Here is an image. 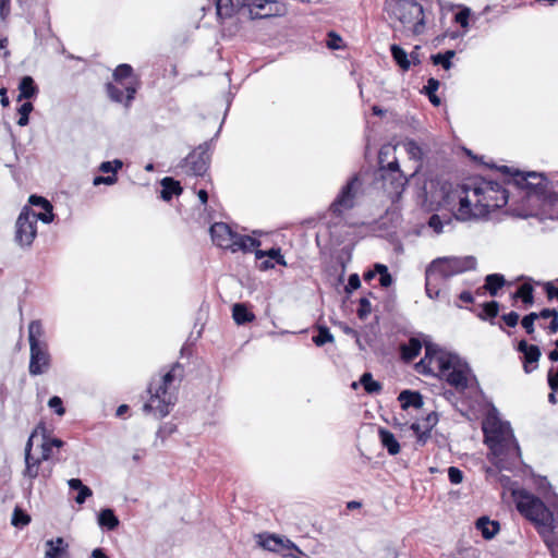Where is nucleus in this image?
<instances>
[{"instance_id":"nucleus-57","label":"nucleus","mask_w":558,"mask_h":558,"mask_svg":"<svg viewBox=\"0 0 558 558\" xmlns=\"http://www.w3.org/2000/svg\"><path fill=\"white\" fill-rule=\"evenodd\" d=\"M470 9H463L454 15V21L459 23L463 28L469 26Z\"/></svg>"},{"instance_id":"nucleus-28","label":"nucleus","mask_w":558,"mask_h":558,"mask_svg":"<svg viewBox=\"0 0 558 558\" xmlns=\"http://www.w3.org/2000/svg\"><path fill=\"white\" fill-rule=\"evenodd\" d=\"M161 198L163 201H170L173 195H180L182 193L180 183L169 177L161 180Z\"/></svg>"},{"instance_id":"nucleus-20","label":"nucleus","mask_w":558,"mask_h":558,"mask_svg":"<svg viewBox=\"0 0 558 558\" xmlns=\"http://www.w3.org/2000/svg\"><path fill=\"white\" fill-rule=\"evenodd\" d=\"M45 558H72L69 543L61 536L45 543Z\"/></svg>"},{"instance_id":"nucleus-59","label":"nucleus","mask_w":558,"mask_h":558,"mask_svg":"<svg viewBox=\"0 0 558 558\" xmlns=\"http://www.w3.org/2000/svg\"><path fill=\"white\" fill-rule=\"evenodd\" d=\"M117 181H118L117 174H111L108 177L98 175V177L94 178L93 184L95 186H98L100 184L112 185V184L117 183Z\"/></svg>"},{"instance_id":"nucleus-41","label":"nucleus","mask_w":558,"mask_h":558,"mask_svg":"<svg viewBox=\"0 0 558 558\" xmlns=\"http://www.w3.org/2000/svg\"><path fill=\"white\" fill-rule=\"evenodd\" d=\"M513 298H520L526 305L534 303L533 287L530 283H523L513 294Z\"/></svg>"},{"instance_id":"nucleus-62","label":"nucleus","mask_w":558,"mask_h":558,"mask_svg":"<svg viewBox=\"0 0 558 558\" xmlns=\"http://www.w3.org/2000/svg\"><path fill=\"white\" fill-rule=\"evenodd\" d=\"M342 38L333 32L328 34L327 47L329 49H339L341 47Z\"/></svg>"},{"instance_id":"nucleus-43","label":"nucleus","mask_w":558,"mask_h":558,"mask_svg":"<svg viewBox=\"0 0 558 558\" xmlns=\"http://www.w3.org/2000/svg\"><path fill=\"white\" fill-rule=\"evenodd\" d=\"M333 336L330 332L329 328L326 326H319L318 327V333L313 337V342L317 347H323L324 344L328 342H333Z\"/></svg>"},{"instance_id":"nucleus-18","label":"nucleus","mask_w":558,"mask_h":558,"mask_svg":"<svg viewBox=\"0 0 558 558\" xmlns=\"http://www.w3.org/2000/svg\"><path fill=\"white\" fill-rule=\"evenodd\" d=\"M445 278L430 265L425 271V291L428 298L437 299L440 295L441 288L446 284Z\"/></svg>"},{"instance_id":"nucleus-16","label":"nucleus","mask_w":558,"mask_h":558,"mask_svg":"<svg viewBox=\"0 0 558 558\" xmlns=\"http://www.w3.org/2000/svg\"><path fill=\"white\" fill-rule=\"evenodd\" d=\"M213 242L223 248L230 250L232 245H234V238L236 232L231 229V227L225 222H215L209 229Z\"/></svg>"},{"instance_id":"nucleus-26","label":"nucleus","mask_w":558,"mask_h":558,"mask_svg":"<svg viewBox=\"0 0 558 558\" xmlns=\"http://www.w3.org/2000/svg\"><path fill=\"white\" fill-rule=\"evenodd\" d=\"M475 525L485 539H492L500 530L499 522L489 520L488 517L478 518Z\"/></svg>"},{"instance_id":"nucleus-8","label":"nucleus","mask_w":558,"mask_h":558,"mask_svg":"<svg viewBox=\"0 0 558 558\" xmlns=\"http://www.w3.org/2000/svg\"><path fill=\"white\" fill-rule=\"evenodd\" d=\"M498 170L502 173L511 174L513 183L518 187L525 190L529 197L535 196L538 201L544 202L548 199L547 180L542 173L534 171L524 173L519 170L512 172L508 166H501Z\"/></svg>"},{"instance_id":"nucleus-4","label":"nucleus","mask_w":558,"mask_h":558,"mask_svg":"<svg viewBox=\"0 0 558 558\" xmlns=\"http://www.w3.org/2000/svg\"><path fill=\"white\" fill-rule=\"evenodd\" d=\"M182 377L183 366L174 363L159 378H153L147 388L149 399L143 407L144 412L157 418L167 416L177 402L174 381H181Z\"/></svg>"},{"instance_id":"nucleus-48","label":"nucleus","mask_w":558,"mask_h":558,"mask_svg":"<svg viewBox=\"0 0 558 558\" xmlns=\"http://www.w3.org/2000/svg\"><path fill=\"white\" fill-rule=\"evenodd\" d=\"M123 167V162L120 159H114L112 161H104L99 166V170L104 173H112L116 174L118 170Z\"/></svg>"},{"instance_id":"nucleus-30","label":"nucleus","mask_w":558,"mask_h":558,"mask_svg":"<svg viewBox=\"0 0 558 558\" xmlns=\"http://www.w3.org/2000/svg\"><path fill=\"white\" fill-rule=\"evenodd\" d=\"M232 317L238 325H244L255 319V315L243 303L233 305Z\"/></svg>"},{"instance_id":"nucleus-56","label":"nucleus","mask_w":558,"mask_h":558,"mask_svg":"<svg viewBox=\"0 0 558 558\" xmlns=\"http://www.w3.org/2000/svg\"><path fill=\"white\" fill-rule=\"evenodd\" d=\"M52 206L51 207H45L43 208L44 209V213H40V214H36L35 213V218H36V223L38 222V220L45 222V223H50L53 218H54V215L52 213Z\"/></svg>"},{"instance_id":"nucleus-46","label":"nucleus","mask_w":558,"mask_h":558,"mask_svg":"<svg viewBox=\"0 0 558 558\" xmlns=\"http://www.w3.org/2000/svg\"><path fill=\"white\" fill-rule=\"evenodd\" d=\"M392 283V277L388 272V268L386 267V311L392 310L395 307L396 294L393 291H388V288Z\"/></svg>"},{"instance_id":"nucleus-53","label":"nucleus","mask_w":558,"mask_h":558,"mask_svg":"<svg viewBox=\"0 0 558 558\" xmlns=\"http://www.w3.org/2000/svg\"><path fill=\"white\" fill-rule=\"evenodd\" d=\"M448 477L451 484H460L463 481V472L459 468L450 466Z\"/></svg>"},{"instance_id":"nucleus-6","label":"nucleus","mask_w":558,"mask_h":558,"mask_svg":"<svg viewBox=\"0 0 558 558\" xmlns=\"http://www.w3.org/2000/svg\"><path fill=\"white\" fill-rule=\"evenodd\" d=\"M28 343L29 374L39 376L47 373L51 367V354L41 320L35 319L28 324Z\"/></svg>"},{"instance_id":"nucleus-2","label":"nucleus","mask_w":558,"mask_h":558,"mask_svg":"<svg viewBox=\"0 0 558 558\" xmlns=\"http://www.w3.org/2000/svg\"><path fill=\"white\" fill-rule=\"evenodd\" d=\"M425 355L415 365L417 373L435 375L445 379L457 391L462 392L469 386L470 368L458 355L441 350L437 344L424 342Z\"/></svg>"},{"instance_id":"nucleus-29","label":"nucleus","mask_w":558,"mask_h":558,"mask_svg":"<svg viewBox=\"0 0 558 558\" xmlns=\"http://www.w3.org/2000/svg\"><path fill=\"white\" fill-rule=\"evenodd\" d=\"M68 485L70 489L78 492L77 496L75 497V501L78 505L84 504L86 499L93 495V490L88 486L84 485L80 478L69 480Z\"/></svg>"},{"instance_id":"nucleus-19","label":"nucleus","mask_w":558,"mask_h":558,"mask_svg":"<svg viewBox=\"0 0 558 558\" xmlns=\"http://www.w3.org/2000/svg\"><path fill=\"white\" fill-rule=\"evenodd\" d=\"M438 422V414L434 411L426 414L425 417H423L421 421L412 424V429L417 435V441L420 444H425L426 440L430 436V430Z\"/></svg>"},{"instance_id":"nucleus-40","label":"nucleus","mask_w":558,"mask_h":558,"mask_svg":"<svg viewBox=\"0 0 558 558\" xmlns=\"http://www.w3.org/2000/svg\"><path fill=\"white\" fill-rule=\"evenodd\" d=\"M439 81L434 78V77H430L428 81H427V84L424 86V92L425 94L428 96V99L429 101L434 105V106H439L440 105V99L439 97L436 95V92L437 89L439 88Z\"/></svg>"},{"instance_id":"nucleus-31","label":"nucleus","mask_w":558,"mask_h":558,"mask_svg":"<svg viewBox=\"0 0 558 558\" xmlns=\"http://www.w3.org/2000/svg\"><path fill=\"white\" fill-rule=\"evenodd\" d=\"M98 524L102 529H107L108 531H113L119 525V519L114 514L113 510L107 508L102 509L98 514Z\"/></svg>"},{"instance_id":"nucleus-44","label":"nucleus","mask_w":558,"mask_h":558,"mask_svg":"<svg viewBox=\"0 0 558 558\" xmlns=\"http://www.w3.org/2000/svg\"><path fill=\"white\" fill-rule=\"evenodd\" d=\"M451 222L450 218L442 219L438 214H434L428 219V227L434 230L436 234H439L444 231L445 225H449Z\"/></svg>"},{"instance_id":"nucleus-24","label":"nucleus","mask_w":558,"mask_h":558,"mask_svg":"<svg viewBox=\"0 0 558 558\" xmlns=\"http://www.w3.org/2000/svg\"><path fill=\"white\" fill-rule=\"evenodd\" d=\"M401 146L403 147V149L405 150L411 160L422 163L425 156V151L416 141H414L413 138H405L404 141H402ZM420 168L421 165L416 167L414 172L418 171Z\"/></svg>"},{"instance_id":"nucleus-21","label":"nucleus","mask_w":558,"mask_h":558,"mask_svg":"<svg viewBox=\"0 0 558 558\" xmlns=\"http://www.w3.org/2000/svg\"><path fill=\"white\" fill-rule=\"evenodd\" d=\"M246 0H217L216 10L220 19L231 17L235 12L245 8Z\"/></svg>"},{"instance_id":"nucleus-10","label":"nucleus","mask_w":558,"mask_h":558,"mask_svg":"<svg viewBox=\"0 0 558 558\" xmlns=\"http://www.w3.org/2000/svg\"><path fill=\"white\" fill-rule=\"evenodd\" d=\"M430 266L448 280L454 275L475 269L476 259L473 256L444 257L432 262Z\"/></svg>"},{"instance_id":"nucleus-38","label":"nucleus","mask_w":558,"mask_h":558,"mask_svg":"<svg viewBox=\"0 0 558 558\" xmlns=\"http://www.w3.org/2000/svg\"><path fill=\"white\" fill-rule=\"evenodd\" d=\"M108 97L114 102H125L126 92L121 84L108 83L106 85Z\"/></svg>"},{"instance_id":"nucleus-17","label":"nucleus","mask_w":558,"mask_h":558,"mask_svg":"<svg viewBox=\"0 0 558 558\" xmlns=\"http://www.w3.org/2000/svg\"><path fill=\"white\" fill-rule=\"evenodd\" d=\"M517 350L523 354L524 372L530 374L536 369L542 354L539 348L535 344H529L525 340H520Z\"/></svg>"},{"instance_id":"nucleus-42","label":"nucleus","mask_w":558,"mask_h":558,"mask_svg":"<svg viewBox=\"0 0 558 558\" xmlns=\"http://www.w3.org/2000/svg\"><path fill=\"white\" fill-rule=\"evenodd\" d=\"M376 277H378V284L384 287V264H375L374 269L366 271L363 276V279L366 283L371 284L372 280Z\"/></svg>"},{"instance_id":"nucleus-15","label":"nucleus","mask_w":558,"mask_h":558,"mask_svg":"<svg viewBox=\"0 0 558 558\" xmlns=\"http://www.w3.org/2000/svg\"><path fill=\"white\" fill-rule=\"evenodd\" d=\"M25 461V468L22 472V475L24 478H27L28 483L25 489L31 493L34 487V480L38 476H41L43 478H48L51 475L52 469H46L43 468V463L45 462L39 457H32L24 459Z\"/></svg>"},{"instance_id":"nucleus-33","label":"nucleus","mask_w":558,"mask_h":558,"mask_svg":"<svg viewBox=\"0 0 558 558\" xmlns=\"http://www.w3.org/2000/svg\"><path fill=\"white\" fill-rule=\"evenodd\" d=\"M255 257L256 259H263L264 257H268L278 265L287 266L284 256L281 254V250L279 247H271L268 251L255 250Z\"/></svg>"},{"instance_id":"nucleus-9","label":"nucleus","mask_w":558,"mask_h":558,"mask_svg":"<svg viewBox=\"0 0 558 558\" xmlns=\"http://www.w3.org/2000/svg\"><path fill=\"white\" fill-rule=\"evenodd\" d=\"M37 235L35 211L24 206L15 222V243L24 248L31 247Z\"/></svg>"},{"instance_id":"nucleus-5","label":"nucleus","mask_w":558,"mask_h":558,"mask_svg":"<svg viewBox=\"0 0 558 558\" xmlns=\"http://www.w3.org/2000/svg\"><path fill=\"white\" fill-rule=\"evenodd\" d=\"M517 509L533 522L548 547L554 544V514L541 498L527 493L518 492Z\"/></svg>"},{"instance_id":"nucleus-49","label":"nucleus","mask_w":558,"mask_h":558,"mask_svg":"<svg viewBox=\"0 0 558 558\" xmlns=\"http://www.w3.org/2000/svg\"><path fill=\"white\" fill-rule=\"evenodd\" d=\"M536 319H538V315L535 312H532L522 318L521 325L525 329L526 333L532 335L534 332V322Z\"/></svg>"},{"instance_id":"nucleus-55","label":"nucleus","mask_w":558,"mask_h":558,"mask_svg":"<svg viewBox=\"0 0 558 558\" xmlns=\"http://www.w3.org/2000/svg\"><path fill=\"white\" fill-rule=\"evenodd\" d=\"M48 405L50 409H52L58 415H63L65 412V409L63 408V403L60 397H52L48 401Z\"/></svg>"},{"instance_id":"nucleus-13","label":"nucleus","mask_w":558,"mask_h":558,"mask_svg":"<svg viewBox=\"0 0 558 558\" xmlns=\"http://www.w3.org/2000/svg\"><path fill=\"white\" fill-rule=\"evenodd\" d=\"M245 8H248L251 20L280 16L284 12L283 5L276 0H246Z\"/></svg>"},{"instance_id":"nucleus-7","label":"nucleus","mask_w":558,"mask_h":558,"mask_svg":"<svg viewBox=\"0 0 558 558\" xmlns=\"http://www.w3.org/2000/svg\"><path fill=\"white\" fill-rule=\"evenodd\" d=\"M391 16L397 19L403 29L414 36L426 31V15L424 8L415 0H391L389 3Z\"/></svg>"},{"instance_id":"nucleus-47","label":"nucleus","mask_w":558,"mask_h":558,"mask_svg":"<svg viewBox=\"0 0 558 558\" xmlns=\"http://www.w3.org/2000/svg\"><path fill=\"white\" fill-rule=\"evenodd\" d=\"M32 110H33L32 102L26 101L21 105V107L19 108L20 118L17 120V124L20 126H25L28 124V121H29L28 116L32 112Z\"/></svg>"},{"instance_id":"nucleus-23","label":"nucleus","mask_w":558,"mask_h":558,"mask_svg":"<svg viewBox=\"0 0 558 558\" xmlns=\"http://www.w3.org/2000/svg\"><path fill=\"white\" fill-rule=\"evenodd\" d=\"M387 181H389V197L392 202H396L403 193L408 184V178L403 173H398L389 175Z\"/></svg>"},{"instance_id":"nucleus-22","label":"nucleus","mask_w":558,"mask_h":558,"mask_svg":"<svg viewBox=\"0 0 558 558\" xmlns=\"http://www.w3.org/2000/svg\"><path fill=\"white\" fill-rule=\"evenodd\" d=\"M422 350V341L418 338L412 337L408 342L399 344L400 356L403 362H411L416 357Z\"/></svg>"},{"instance_id":"nucleus-12","label":"nucleus","mask_w":558,"mask_h":558,"mask_svg":"<svg viewBox=\"0 0 558 558\" xmlns=\"http://www.w3.org/2000/svg\"><path fill=\"white\" fill-rule=\"evenodd\" d=\"M209 149L210 143L205 142L182 161L181 166L186 174L195 177L205 174L209 165Z\"/></svg>"},{"instance_id":"nucleus-25","label":"nucleus","mask_w":558,"mask_h":558,"mask_svg":"<svg viewBox=\"0 0 558 558\" xmlns=\"http://www.w3.org/2000/svg\"><path fill=\"white\" fill-rule=\"evenodd\" d=\"M398 400L403 410L409 408L421 409L424 404L422 395L418 391L403 390L399 395Z\"/></svg>"},{"instance_id":"nucleus-34","label":"nucleus","mask_w":558,"mask_h":558,"mask_svg":"<svg viewBox=\"0 0 558 558\" xmlns=\"http://www.w3.org/2000/svg\"><path fill=\"white\" fill-rule=\"evenodd\" d=\"M505 282V277L500 274L487 275L485 278V289L492 296H496L498 290L504 287Z\"/></svg>"},{"instance_id":"nucleus-61","label":"nucleus","mask_w":558,"mask_h":558,"mask_svg":"<svg viewBox=\"0 0 558 558\" xmlns=\"http://www.w3.org/2000/svg\"><path fill=\"white\" fill-rule=\"evenodd\" d=\"M430 59L435 65L440 64L445 70H449L452 66V62L447 60L442 53L433 54Z\"/></svg>"},{"instance_id":"nucleus-37","label":"nucleus","mask_w":558,"mask_h":558,"mask_svg":"<svg viewBox=\"0 0 558 558\" xmlns=\"http://www.w3.org/2000/svg\"><path fill=\"white\" fill-rule=\"evenodd\" d=\"M258 544L269 551H277L283 547V541L275 535H258Z\"/></svg>"},{"instance_id":"nucleus-1","label":"nucleus","mask_w":558,"mask_h":558,"mask_svg":"<svg viewBox=\"0 0 558 558\" xmlns=\"http://www.w3.org/2000/svg\"><path fill=\"white\" fill-rule=\"evenodd\" d=\"M459 207L454 217L461 221L486 217L490 211L504 207L508 203V191L498 182L474 179L461 186Z\"/></svg>"},{"instance_id":"nucleus-60","label":"nucleus","mask_w":558,"mask_h":558,"mask_svg":"<svg viewBox=\"0 0 558 558\" xmlns=\"http://www.w3.org/2000/svg\"><path fill=\"white\" fill-rule=\"evenodd\" d=\"M519 314L514 311L508 313V314H504L501 316V319L504 320L505 325H507L508 327H515L518 325V322H519Z\"/></svg>"},{"instance_id":"nucleus-39","label":"nucleus","mask_w":558,"mask_h":558,"mask_svg":"<svg viewBox=\"0 0 558 558\" xmlns=\"http://www.w3.org/2000/svg\"><path fill=\"white\" fill-rule=\"evenodd\" d=\"M499 313V303L497 301H490L483 304V311L478 314V318L482 320L489 319L492 325H495L494 318Z\"/></svg>"},{"instance_id":"nucleus-63","label":"nucleus","mask_w":558,"mask_h":558,"mask_svg":"<svg viewBox=\"0 0 558 558\" xmlns=\"http://www.w3.org/2000/svg\"><path fill=\"white\" fill-rule=\"evenodd\" d=\"M547 383L554 392L558 391V371L554 372L553 367L548 371Z\"/></svg>"},{"instance_id":"nucleus-35","label":"nucleus","mask_w":558,"mask_h":558,"mask_svg":"<svg viewBox=\"0 0 558 558\" xmlns=\"http://www.w3.org/2000/svg\"><path fill=\"white\" fill-rule=\"evenodd\" d=\"M391 54L396 63L400 66L402 71H408L411 66V61L409 56L404 49H402L398 45H392L390 47Z\"/></svg>"},{"instance_id":"nucleus-27","label":"nucleus","mask_w":558,"mask_h":558,"mask_svg":"<svg viewBox=\"0 0 558 558\" xmlns=\"http://www.w3.org/2000/svg\"><path fill=\"white\" fill-rule=\"evenodd\" d=\"M260 246V241L252 238L250 235H242L236 233L234 238V245H232L231 252L235 253L239 251L242 252H252L253 250Z\"/></svg>"},{"instance_id":"nucleus-50","label":"nucleus","mask_w":558,"mask_h":558,"mask_svg":"<svg viewBox=\"0 0 558 558\" xmlns=\"http://www.w3.org/2000/svg\"><path fill=\"white\" fill-rule=\"evenodd\" d=\"M386 449L390 454H397L400 451V445L392 433L386 430Z\"/></svg>"},{"instance_id":"nucleus-51","label":"nucleus","mask_w":558,"mask_h":558,"mask_svg":"<svg viewBox=\"0 0 558 558\" xmlns=\"http://www.w3.org/2000/svg\"><path fill=\"white\" fill-rule=\"evenodd\" d=\"M372 313V304L368 296H363L360 300V306L357 308V316L361 319H365Z\"/></svg>"},{"instance_id":"nucleus-3","label":"nucleus","mask_w":558,"mask_h":558,"mask_svg":"<svg viewBox=\"0 0 558 558\" xmlns=\"http://www.w3.org/2000/svg\"><path fill=\"white\" fill-rule=\"evenodd\" d=\"M484 442L493 456L492 462L504 470H512L521 460L519 444L508 423L492 422L483 425Z\"/></svg>"},{"instance_id":"nucleus-11","label":"nucleus","mask_w":558,"mask_h":558,"mask_svg":"<svg viewBox=\"0 0 558 558\" xmlns=\"http://www.w3.org/2000/svg\"><path fill=\"white\" fill-rule=\"evenodd\" d=\"M361 181L359 175H353L341 189L338 196L330 205V211L335 215H341L343 211L352 209L355 199L360 193Z\"/></svg>"},{"instance_id":"nucleus-64","label":"nucleus","mask_w":558,"mask_h":558,"mask_svg":"<svg viewBox=\"0 0 558 558\" xmlns=\"http://www.w3.org/2000/svg\"><path fill=\"white\" fill-rule=\"evenodd\" d=\"M361 287V279L357 274H352L349 277L348 284L345 287L347 292H351L353 290H356Z\"/></svg>"},{"instance_id":"nucleus-14","label":"nucleus","mask_w":558,"mask_h":558,"mask_svg":"<svg viewBox=\"0 0 558 558\" xmlns=\"http://www.w3.org/2000/svg\"><path fill=\"white\" fill-rule=\"evenodd\" d=\"M113 80L124 87L126 92L125 107H130L138 86L137 80L133 75L132 66L126 63L118 65L113 72Z\"/></svg>"},{"instance_id":"nucleus-52","label":"nucleus","mask_w":558,"mask_h":558,"mask_svg":"<svg viewBox=\"0 0 558 558\" xmlns=\"http://www.w3.org/2000/svg\"><path fill=\"white\" fill-rule=\"evenodd\" d=\"M366 123H367V125H366V133H365V138H366L365 157L368 158V156L371 155V147H372L373 143L375 142V136L373 135V128H371V122L367 120Z\"/></svg>"},{"instance_id":"nucleus-45","label":"nucleus","mask_w":558,"mask_h":558,"mask_svg":"<svg viewBox=\"0 0 558 558\" xmlns=\"http://www.w3.org/2000/svg\"><path fill=\"white\" fill-rule=\"evenodd\" d=\"M31 522V517L25 513L23 510H21L19 507H16L12 514L11 523L12 525L19 527V526H25Z\"/></svg>"},{"instance_id":"nucleus-54","label":"nucleus","mask_w":558,"mask_h":558,"mask_svg":"<svg viewBox=\"0 0 558 558\" xmlns=\"http://www.w3.org/2000/svg\"><path fill=\"white\" fill-rule=\"evenodd\" d=\"M39 429H41V430H43V433H45V430H46V428H45V426H44V425H39V426H38V427H37V428H36V429L31 434V436H29V438H28V440H27V442H26V445H25L24 459L34 457V456L32 454L33 439H34V437L36 436V434L38 433V430H39Z\"/></svg>"},{"instance_id":"nucleus-36","label":"nucleus","mask_w":558,"mask_h":558,"mask_svg":"<svg viewBox=\"0 0 558 558\" xmlns=\"http://www.w3.org/2000/svg\"><path fill=\"white\" fill-rule=\"evenodd\" d=\"M360 384L368 395H378L383 389L381 384L377 380H374L371 373H364L360 377Z\"/></svg>"},{"instance_id":"nucleus-32","label":"nucleus","mask_w":558,"mask_h":558,"mask_svg":"<svg viewBox=\"0 0 558 558\" xmlns=\"http://www.w3.org/2000/svg\"><path fill=\"white\" fill-rule=\"evenodd\" d=\"M19 100L23 98L29 99L33 98L37 93L38 88L32 76H24L19 84Z\"/></svg>"},{"instance_id":"nucleus-58","label":"nucleus","mask_w":558,"mask_h":558,"mask_svg":"<svg viewBox=\"0 0 558 558\" xmlns=\"http://www.w3.org/2000/svg\"><path fill=\"white\" fill-rule=\"evenodd\" d=\"M41 454L40 459H43L45 462L50 460L53 457V447L49 445V442L43 437V442L40 446Z\"/></svg>"}]
</instances>
